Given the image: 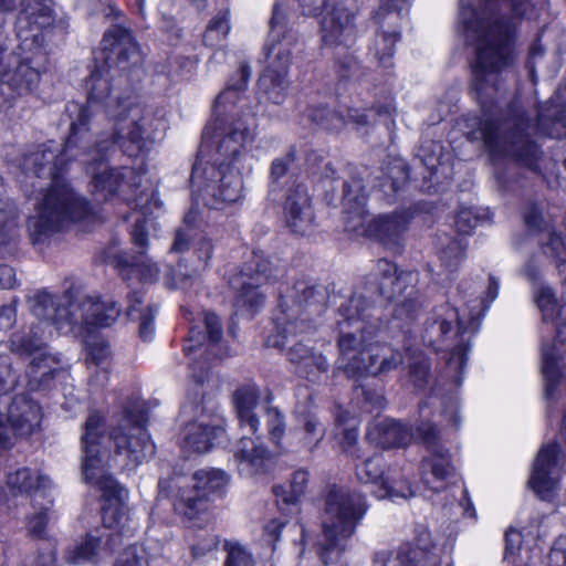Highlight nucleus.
Masks as SVG:
<instances>
[{
	"label": "nucleus",
	"mask_w": 566,
	"mask_h": 566,
	"mask_svg": "<svg viewBox=\"0 0 566 566\" xmlns=\"http://www.w3.org/2000/svg\"><path fill=\"white\" fill-rule=\"evenodd\" d=\"M78 109L70 125V134L60 149L53 142L34 147L24 153L19 166L25 177L51 179V186L42 193L35 206V213L28 219V232L33 244L46 242L52 235L69 224L88 219L94 214L93 207L80 197L67 182L60 179L67 164L80 159L90 134L83 126L87 112Z\"/></svg>",
	"instance_id": "obj_1"
},
{
	"label": "nucleus",
	"mask_w": 566,
	"mask_h": 566,
	"mask_svg": "<svg viewBox=\"0 0 566 566\" xmlns=\"http://www.w3.org/2000/svg\"><path fill=\"white\" fill-rule=\"evenodd\" d=\"M53 31V10L46 2L24 6V0H0L1 87L7 86L17 95L38 87L46 67V48Z\"/></svg>",
	"instance_id": "obj_2"
},
{
	"label": "nucleus",
	"mask_w": 566,
	"mask_h": 566,
	"mask_svg": "<svg viewBox=\"0 0 566 566\" xmlns=\"http://www.w3.org/2000/svg\"><path fill=\"white\" fill-rule=\"evenodd\" d=\"M148 418L144 402L134 401L124 407L120 422L108 432L113 452L99 448L104 438L105 419L92 410L85 421L81 437L84 460L82 471L87 483L98 486L106 502L126 501L127 490L104 472V467L113 462L124 470H134L155 453V446L146 431Z\"/></svg>",
	"instance_id": "obj_3"
},
{
	"label": "nucleus",
	"mask_w": 566,
	"mask_h": 566,
	"mask_svg": "<svg viewBox=\"0 0 566 566\" xmlns=\"http://www.w3.org/2000/svg\"><path fill=\"white\" fill-rule=\"evenodd\" d=\"M480 130L494 164L509 160L515 166L536 171L541 151L532 136L539 133L552 138L566 137V108L563 104L548 101L541 106L537 123L533 124L522 106L514 102L502 120L483 118Z\"/></svg>",
	"instance_id": "obj_4"
},
{
	"label": "nucleus",
	"mask_w": 566,
	"mask_h": 566,
	"mask_svg": "<svg viewBox=\"0 0 566 566\" xmlns=\"http://www.w3.org/2000/svg\"><path fill=\"white\" fill-rule=\"evenodd\" d=\"M326 300V289L308 281L295 282L279 298L277 335L274 336L273 345L285 348L295 373L312 382L318 381L329 365L322 353L302 342H294V337L315 328V319L323 314Z\"/></svg>",
	"instance_id": "obj_5"
},
{
	"label": "nucleus",
	"mask_w": 566,
	"mask_h": 566,
	"mask_svg": "<svg viewBox=\"0 0 566 566\" xmlns=\"http://www.w3.org/2000/svg\"><path fill=\"white\" fill-rule=\"evenodd\" d=\"M86 86L88 96L85 105L75 102L67 104L66 111L72 122L78 117V109L72 106L85 109L87 117L83 126L90 134L88 124L96 113V105L105 104L106 113L116 122L111 135L117 137L119 148L129 157L147 150L156 140L159 126L165 128L164 123L130 98L108 101L112 87L105 66L92 71Z\"/></svg>",
	"instance_id": "obj_6"
},
{
	"label": "nucleus",
	"mask_w": 566,
	"mask_h": 566,
	"mask_svg": "<svg viewBox=\"0 0 566 566\" xmlns=\"http://www.w3.org/2000/svg\"><path fill=\"white\" fill-rule=\"evenodd\" d=\"M249 64L241 63L238 78H231L228 87L216 98L214 113L217 118L213 126H208L203 133L196 164L239 167L238 164L245 155V145L254 140L251 129L252 117L228 115V105L233 106L239 99L251 77Z\"/></svg>",
	"instance_id": "obj_7"
},
{
	"label": "nucleus",
	"mask_w": 566,
	"mask_h": 566,
	"mask_svg": "<svg viewBox=\"0 0 566 566\" xmlns=\"http://www.w3.org/2000/svg\"><path fill=\"white\" fill-rule=\"evenodd\" d=\"M29 303L35 317L52 323L59 333L75 336L92 327L111 326L120 313L115 302H102L74 287L60 296L40 291L29 298Z\"/></svg>",
	"instance_id": "obj_8"
},
{
	"label": "nucleus",
	"mask_w": 566,
	"mask_h": 566,
	"mask_svg": "<svg viewBox=\"0 0 566 566\" xmlns=\"http://www.w3.org/2000/svg\"><path fill=\"white\" fill-rule=\"evenodd\" d=\"M368 510L365 496L347 488L333 485L326 494L322 521V539L317 547L324 563L339 555L345 543L356 532Z\"/></svg>",
	"instance_id": "obj_9"
},
{
	"label": "nucleus",
	"mask_w": 566,
	"mask_h": 566,
	"mask_svg": "<svg viewBox=\"0 0 566 566\" xmlns=\"http://www.w3.org/2000/svg\"><path fill=\"white\" fill-rule=\"evenodd\" d=\"M367 193L361 179L352 178L344 182V221L348 231L363 233L388 248H397L408 228L401 214L379 216L365 222Z\"/></svg>",
	"instance_id": "obj_10"
},
{
	"label": "nucleus",
	"mask_w": 566,
	"mask_h": 566,
	"mask_svg": "<svg viewBox=\"0 0 566 566\" xmlns=\"http://www.w3.org/2000/svg\"><path fill=\"white\" fill-rule=\"evenodd\" d=\"M418 281V272L398 274L394 263L381 259L369 282V292L394 302L392 318L402 326L410 325L423 311V301L417 289Z\"/></svg>",
	"instance_id": "obj_11"
},
{
	"label": "nucleus",
	"mask_w": 566,
	"mask_h": 566,
	"mask_svg": "<svg viewBox=\"0 0 566 566\" xmlns=\"http://www.w3.org/2000/svg\"><path fill=\"white\" fill-rule=\"evenodd\" d=\"M192 195L211 209H222L243 197L239 167L196 164L190 176Z\"/></svg>",
	"instance_id": "obj_12"
},
{
	"label": "nucleus",
	"mask_w": 566,
	"mask_h": 566,
	"mask_svg": "<svg viewBox=\"0 0 566 566\" xmlns=\"http://www.w3.org/2000/svg\"><path fill=\"white\" fill-rule=\"evenodd\" d=\"M464 335L458 310L450 304H443L427 317L421 339L436 352L450 350L449 367L462 370L469 352V342Z\"/></svg>",
	"instance_id": "obj_13"
},
{
	"label": "nucleus",
	"mask_w": 566,
	"mask_h": 566,
	"mask_svg": "<svg viewBox=\"0 0 566 566\" xmlns=\"http://www.w3.org/2000/svg\"><path fill=\"white\" fill-rule=\"evenodd\" d=\"M118 145L117 137L109 135L98 137L94 142L90 135L87 144H84L80 161L84 165L86 172L92 177L94 193L101 200H107L123 188L128 187L127 178L133 176L129 168H111L107 165L108 154Z\"/></svg>",
	"instance_id": "obj_14"
},
{
	"label": "nucleus",
	"mask_w": 566,
	"mask_h": 566,
	"mask_svg": "<svg viewBox=\"0 0 566 566\" xmlns=\"http://www.w3.org/2000/svg\"><path fill=\"white\" fill-rule=\"evenodd\" d=\"M282 268L274 265L268 258L254 253L244 265L229 279L235 291L233 307L235 313L252 316L264 304V295L259 286L283 275Z\"/></svg>",
	"instance_id": "obj_15"
},
{
	"label": "nucleus",
	"mask_w": 566,
	"mask_h": 566,
	"mask_svg": "<svg viewBox=\"0 0 566 566\" xmlns=\"http://www.w3.org/2000/svg\"><path fill=\"white\" fill-rule=\"evenodd\" d=\"M418 438L426 446L430 455L421 461V480L426 486L436 492L442 488V482L453 475L449 450L440 443L439 430L429 422L417 427Z\"/></svg>",
	"instance_id": "obj_16"
},
{
	"label": "nucleus",
	"mask_w": 566,
	"mask_h": 566,
	"mask_svg": "<svg viewBox=\"0 0 566 566\" xmlns=\"http://www.w3.org/2000/svg\"><path fill=\"white\" fill-rule=\"evenodd\" d=\"M229 483L227 473L219 469L198 470L192 476L189 490L181 494L176 512L192 520L206 511L211 495H221Z\"/></svg>",
	"instance_id": "obj_17"
},
{
	"label": "nucleus",
	"mask_w": 566,
	"mask_h": 566,
	"mask_svg": "<svg viewBox=\"0 0 566 566\" xmlns=\"http://www.w3.org/2000/svg\"><path fill=\"white\" fill-rule=\"evenodd\" d=\"M298 41L297 32L286 27L285 9L280 3H275L272 10L270 33L265 45L266 69H274L276 72L289 74L292 54Z\"/></svg>",
	"instance_id": "obj_18"
},
{
	"label": "nucleus",
	"mask_w": 566,
	"mask_h": 566,
	"mask_svg": "<svg viewBox=\"0 0 566 566\" xmlns=\"http://www.w3.org/2000/svg\"><path fill=\"white\" fill-rule=\"evenodd\" d=\"M403 363L400 350L386 344H369L363 348L360 357H354L346 364V373L349 376H384L397 369Z\"/></svg>",
	"instance_id": "obj_19"
},
{
	"label": "nucleus",
	"mask_w": 566,
	"mask_h": 566,
	"mask_svg": "<svg viewBox=\"0 0 566 566\" xmlns=\"http://www.w3.org/2000/svg\"><path fill=\"white\" fill-rule=\"evenodd\" d=\"M133 243L139 249L138 255L120 258L118 260L119 274L124 281L137 280L143 284H151L158 280L159 268L150 259L145 256L148 244V234L144 219H136L130 232Z\"/></svg>",
	"instance_id": "obj_20"
},
{
	"label": "nucleus",
	"mask_w": 566,
	"mask_h": 566,
	"mask_svg": "<svg viewBox=\"0 0 566 566\" xmlns=\"http://www.w3.org/2000/svg\"><path fill=\"white\" fill-rule=\"evenodd\" d=\"M356 12L345 2H337L321 21V41L328 48H350L356 40Z\"/></svg>",
	"instance_id": "obj_21"
},
{
	"label": "nucleus",
	"mask_w": 566,
	"mask_h": 566,
	"mask_svg": "<svg viewBox=\"0 0 566 566\" xmlns=\"http://www.w3.org/2000/svg\"><path fill=\"white\" fill-rule=\"evenodd\" d=\"M428 534H422L416 544L406 543L397 551L381 549L374 554L373 566H437L438 556L432 552Z\"/></svg>",
	"instance_id": "obj_22"
},
{
	"label": "nucleus",
	"mask_w": 566,
	"mask_h": 566,
	"mask_svg": "<svg viewBox=\"0 0 566 566\" xmlns=\"http://www.w3.org/2000/svg\"><path fill=\"white\" fill-rule=\"evenodd\" d=\"M562 462V450L556 442L545 444L538 451L528 484L542 500L548 499L556 489Z\"/></svg>",
	"instance_id": "obj_23"
},
{
	"label": "nucleus",
	"mask_w": 566,
	"mask_h": 566,
	"mask_svg": "<svg viewBox=\"0 0 566 566\" xmlns=\"http://www.w3.org/2000/svg\"><path fill=\"white\" fill-rule=\"evenodd\" d=\"M102 51L105 53V64L115 63L125 69L128 62H136L139 55L138 44L130 29L122 23L112 24L104 33Z\"/></svg>",
	"instance_id": "obj_24"
},
{
	"label": "nucleus",
	"mask_w": 566,
	"mask_h": 566,
	"mask_svg": "<svg viewBox=\"0 0 566 566\" xmlns=\"http://www.w3.org/2000/svg\"><path fill=\"white\" fill-rule=\"evenodd\" d=\"M233 460L241 475L264 474L270 467L272 455L260 438H241L233 451Z\"/></svg>",
	"instance_id": "obj_25"
},
{
	"label": "nucleus",
	"mask_w": 566,
	"mask_h": 566,
	"mask_svg": "<svg viewBox=\"0 0 566 566\" xmlns=\"http://www.w3.org/2000/svg\"><path fill=\"white\" fill-rule=\"evenodd\" d=\"M25 377L29 390L38 391L51 388L55 380H65L69 373L62 366L60 356L46 353L31 359Z\"/></svg>",
	"instance_id": "obj_26"
},
{
	"label": "nucleus",
	"mask_w": 566,
	"mask_h": 566,
	"mask_svg": "<svg viewBox=\"0 0 566 566\" xmlns=\"http://www.w3.org/2000/svg\"><path fill=\"white\" fill-rule=\"evenodd\" d=\"M287 227L297 234H305L314 222V211L307 189L296 185L290 189L284 205Z\"/></svg>",
	"instance_id": "obj_27"
},
{
	"label": "nucleus",
	"mask_w": 566,
	"mask_h": 566,
	"mask_svg": "<svg viewBox=\"0 0 566 566\" xmlns=\"http://www.w3.org/2000/svg\"><path fill=\"white\" fill-rule=\"evenodd\" d=\"M364 331H357L356 325L337 323L339 358L338 368L346 371V364L354 357H360L363 348L368 347L370 339L375 336L376 327L363 324Z\"/></svg>",
	"instance_id": "obj_28"
},
{
	"label": "nucleus",
	"mask_w": 566,
	"mask_h": 566,
	"mask_svg": "<svg viewBox=\"0 0 566 566\" xmlns=\"http://www.w3.org/2000/svg\"><path fill=\"white\" fill-rule=\"evenodd\" d=\"M7 418L15 433L27 436L40 426L41 408L28 396L18 395L8 408Z\"/></svg>",
	"instance_id": "obj_29"
},
{
	"label": "nucleus",
	"mask_w": 566,
	"mask_h": 566,
	"mask_svg": "<svg viewBox=\"0 0 566 566\" xmlns=\"http://www.w3.org/2000/svg\"><path fill=\"white\" fill-rule=\"evenodd\" d=\"M382 459L380 455H375L365 460L360 465L356 467L357 478L364 483H378L380 481V489L377 492L378 497H403L408 499L413 496V491L410 485L401 488L394 486L382 478Z\"/></svg>",
	"instance_id": "obj_30"
},
{
	"label": "nucleus",
	"mask_w": 566,
	"mask_h": 566,
	"mask_svg": "<svg viewBox=\"0 0 566 566\" xmlns=\"http://www.w3.org/2000/svg\"><path fill=\"white\" fill-rule=\"evenodd\" d=\"M367 438L377 446L388 449L407 446L412 434L406 426L394 419H380L370 423Z\"/></svg>",
	"instance_id": "obj_31"
},
{
	"label": "nucleus",
	"mask_w": 566,
	"mask_h": 566,
	"mask_svg": "<svg viewBox=\"0 0 566 566\" xmlns=\"http://www.w3.org/2000/svg\"><path fill=\"white\" fill-rule=\"evenodd\" d=\"M223 432L221 427L202 421L188 423L184 429L182 448L189 452L205 453Z\"/></svg>",
	"instance_id": "obj_32"
},
{
	"label": "nucleus",
	"mask_w": 566,
	"mask_h": 566,
	"mask_svg": "<svg viewBox=\"0 0 566 566\" xmlns=\"http://www.w3.org/2000/svg\"><path fill=\"white\" fill-rule=\"evenodd\" d=\"M233 403L237 418L241 427H249L252 433L259 429V392L254 386L244 385L239 387L233 394Z\"/></svg>",
	"instance_id": "obj_33"
},
{
	"label": "nucleus",
	"mask_w": 566,
	"mask_h": 566,
	"mask_svg": "<svg viewBox=\"0 0 566 566\" xmlns=\"http://www.w3.org/2000/svg\"><path fill=\"white\" fill-rule=\"evenodd\" d=\"M371 273L366 281V293H354L350 297H348L344 303H342L338 307V314L343 317V319L337 321V323H348L349 325H356L357 331H364L363 324H366V318L369 317L368 311L371 308V301L375 295H371L369 289L371 285L369 282L371 281Z\"/></svg>",
	"instance_id": "obj_34"
},
{
	"label": "nucleus",
	"mask_w": 566,
	"mask_h": 566,
	"mask_svg": "<svg viewBox=\"0 0 566 566\" xmlns=\"http://www.w3.org/2000/svg\"><path fill=\"white\" fill-rule=\"evenodd\" d=\"M390 23L391 21L387 17H385L384 27L381 23H377L379 25V31L377 32L373 45L369 49L379 65L385 69L394 66V48L400 38L398 22L391 25Z\"/></svg>",
	"instance_id": "obj_35"
},
{
	"label": "nucleus",
	"mask_w": 566,
	"mask_h": 566,
	"mask_svg": "<svg viewBox=\"0 0 566 566\" xmlns=\"http://www.w3.org/2000/svg\"><path fill=\"white\" fill-rule=\"evenodd\" d=\"M7 485L13 495L32 496L33 493L49 489L51 480L46 475L22 468L8 474Z\"/></svg>",
	"instance_id": "obj_36"
},
{
	"label": "nucleus",
	"mask_w": 566,
	"mask_h": 566,
	"mask_svg": "<svg viewBox=\"0 0 566 566\" xmlns=\"http://www.w3.org/2000/svg\"><path fill=\"white\" fill-rule=\"evenodd\" d=\"M41 323L33 325L28 331L15 333L11 336L10 348L11 352L25 357H34L40 354H46L44 352L45 342L43 340V329L41 325L43 323L50 324V322L39 318ZM51 325H53L51 323Z\"/></svg>",
	"instance_id": "obj_37"
},
{
	"label": "nucleus",
	"mask_w": 566,
	"mask_h": 566,
	"mask_svg": "<svg viewBox=\"0 0 566 566\" xmlns=\"http://www.w3.org/2000/svg\"><path fill=\"white\" fill-rule=\"evenodd\" d=\"M205 328L203 333L199 325H193L189 328L188 344L184 347L187 354L192 353L197 347L201 346L206 340L211 346L217 345L222 337V328L219 317L213 313L205 314Z\"/></svg>",
	"instance_id": "obj_38"
},
{
	"label": "nucleus",
	"mask_w": 566,
	"mask_h": 566,
	"mask_svg": "<svg viewBox=\"0 0 566 566\" xmlns=\"http://www.w3.org/2000/svg\"><path fill=\"white\" fill-rule=\"evenodd\" d=\"M287 75L274 69H265L258 82L262 96L275 105L282 104L289 93Z\"/></svg>",
	"instance_id": "obj_39"
},
{
	"label": "nucleus",
	"mask_w": 566,
	"mask_h": 566,
	"mask_svg": "<svg viewBox=\"0 0 566 566\" xmlns=\"http://www.w3.org/2000/svg\"><path fill=\"white\" fill-rule=\"evenodd\" d=\"M559 356L555 345L545 344L542 347V373L545 381V397L551 398L557 388L562 373L558 366Z\"/></svg>",
	"instance_id": "obj_40"
},
{
	"label": "nucleus",
	"mask_w": 566,
	"mask_h": 566,
	"mask_svg": "<svg viewBox=\"0 0 566 566\" xmlns=\"http://www.w3.org/2000/svg\"><path fill=\"white\" fill-rule=\"evenodd\" d=\"M212 252H213L212 241L208 238H201L197 242L196 248H195V253L197 254V258H198V264L192 268L191 273L184 274V273H181V271H178V273L176 274L178 276V281L169 282L167 280L166 285L169 289L184 287L186 280L191 279L193 275H197L198 273H200L201 271H203L207 268L208 262L212 256Z\"/></svg>",
	"instance_id": "obj_41"
},
{
	"label": "nucleus",
	"mask_w": 566,
	"mask_h": 566,
	"mask_svg": "<svg viewBox=\"0 0 566 566\" xmlns=\"http://www.w3.org/2000/svg\"><path fill=\"white\" fill-rule=\"evenodd\" d=\"M382 187H389L392 192H397L409 179V167L402 158L394 157L386 163Z\"/></svg>",
	"instance_id": "obj_42"
},
{
	"label": "nucleus",
	"mask_w": 566,
	"mask_h": 566,
	"mask_svg": "<svg viewBox=\"0 0 566 566\" xmlns=\"http://www.w3.org/2000/svg\"><path fill=\"white\" fill-rule=\"evenodd\" d=\"M229 12L228 10L220 11L211 19L207 27L203 34L205 44L211 48L221 46L229 33Z\"/></svg>",
	"instance_id": "obj_43"
},
{
	"label": "nucleus",
	"mask_w": 566,
	"mask_h": 566,
	"mask_svg": "<svg viewBox=\"0 0 566 566\" xmlns=\"http://www.w3.org/2000/svg\"><path fill=\"white\" fill-rule=\"evenodd\" d=\"M308 482V472L305 470L295 471L290 483V491H285L282 486H274V494L285 504H295L305 493Z\"/></svg>",
	"instance_id": "obj_44"
},
{
	"label": "nucleus",
	"mask_w": 566,
	"mask_h": 566,
	"mask_svg": "<svg viewBox=\"0 0 566 566\" xmlns=\"http://www.w3.org/2000/svg\"><path fill=\"white\" fill-rule=\"evenodd\" d=\"M465 247L467 244L462 238L449 239L448 243L443 244L439 253L441 265L449 272H453L458 269L464 258Z\"/></svg>",
	"instance_id": "obj_45"
},
{
	"label": "nucleus",
	"mask_w": 566,
	"mask_h": 566,
	"mask_svg": "<svg viewBox=\"0 0 566 566\" xmlns=\"http://www.w3.org/2000/svg\"><path fill=\"white\" fill-rule=\"evenodd\" d=\"M541 249L557 268L566 263V240L560 233L548 231L546 240L541 242Z\"/></svg>",
	"instance_id": "obj_46"
},
{
	"label": "nucleus",
	"mask_w": 566,
	"mask_h": 566,
	"mask_svg": "<svg viewBox=\"0 0 566 566\" xmlns=\"http://www.w3.org/2000/svg\"><path fill=\"white\" fill-rule=\"evenodd\" d=\"M307 118L316 125L335 130L344 125V117L327 106H311L306 109Z\"/></svg>",
	"instance_id": "obj_47"
},
{
	"label": "nucleus",
	"mask_w": 566,
	"mask_h": 566,
	"mask_svg": "<svg viewBox=\"0 0 566 566\" xmlns=\"http://www.w3.org/2000/svg\"><path fill=\"white\" fill-rule=\"evenodd\" d=\"M127 521L125 501L106 502L102 507V522L104 527L120 532Z\"/></svg>",
	"instance_id": "obj_48"
},
{
	"label": "nucleus",
	"mask_w": 566,
	"mask_h": 566,
	"mask_svg": "<svg viewBox=\"0 0 566 566\" xmlns=\"http://www.w3.org/2000/svg\"><path fill=\"white\" fill-rule=\"evenodd\" d=\"M99 542V537L91 534L87 535L83 542L75 545L73 549L66 554V562L70 564L91 562L97 554Z\"/></svg>",
	"instance_id": "obj_49"
},
{
	"label": "nucleus",
	"mask_w": 566,
	"mask_h": 566,
	"mask_svg": "<svg viewBox=\"0 0 566 566\" xmlns=\"http://www.w3.org/2000/svg\"><path fill=\"white\" fill-rule=\"evenodd\" d=\"M18 212L14 203L6 197L4 190L0 189V227L6 230L3 237L0 234L2 243L9 241L13 237L17 227L15 220Z\"/></svg>",
	"instance_id": "obj_50"
},
{
	"label": "nucleus",
	"mask_w": 566,
	"mask_h": 566,
	"mask_svg": "<svg viewBox=\"0 0 566 566\" xmlns=\"http://www.w3.org/2000/svg\"><path fill=\"white\" fill-rule=\"evenodd\" d=\"M302 432L304 446L313 449L324 439L326 429L317 416L306 413L302 420Z\"/></svg>",
	"instance_id": "obj_51"
},
{
	"label": "nucleus",
	"mask_w": 566,
	"mask_h": 566,
	"mask_svg": "<svg viewBox=\"0 0 566 566\" xmlns=\"http://www.w3.org/2000/svg\"><path fill=\"white\" fill-rule=\"evenodd\" d=\"M523 221L532 233L549 231V219L544 216L543 208L536 202H530L523 210Z\"/></svg>",
	"instance_id": "obj_52"
},
{
	"label": "nucleus",
	"mask_w": 566,
	"mask_h": 566,
	"mask_svg": "<svg viewBox=\"0 0 566 566\" xmlns=\"http://www.w3.org/2000/svg\"><path fill=\"white\" fill-rule=\"evenodd\" d=\"M186 490H189V483L182 476L160 479L158 482L159 496L171 499L175 510L176 504L181 500V494L185 493Z\"/></svg>",
	"instance_id": "obj_53"
},
{
	"label": "nucleus",
	"mask_w": 566,
	"mask_h": 566,
	"mask_svg": "<svg viewBox=\"0 0 566 566\" xmlns=\"http://www.w3.org/2000/svg\"><path fill=\"white\" fill-rule=\"evenodd\" d=\"M53 516V511L49 506L41 507L38 512L28 516L27 531L28 534L38 539L45 538L46 525Z\"/></svg>",
	"instance_id": "obj_54"
},
{
	"label": "nucleus",
	"mask_w": 566,
	"mask_h": 566,
	"mask_svg": "<svg viewBox=\"0 0 566 566\" xmlns=\"http://www.w3.org/2000/svg\"><path fill=\"white\" fill-rule=\"evenodd\" d=\"M409 353L410 376L417 387L421 388L428 382L429 376V361L421 352L407 349Z\"/></svg>",
	"instance_id": "obj_55"
},
{
	"label": "nucleus",
	"mask_w": 566,
	"mask_h": 566,
	"mask_svg": "<svg viewBox=\"0 0 566 566\" xmlns=\"http://www.w3.org/2000/svg\"><path fill=\"white\" fill-rule=\"evenodd\" d=\"M535 301L542 312L544 321H554L559 315L557 302L549 287L542 286L536 293Z\"/></svg>",
	"instance_id": "obj_56"
},
{
	"label": "nucleus",
	"mask_w": 566,
	"mask_h": 566,
	"mask_svg": "<svg viewBox=\"0 0 566 566\" xmlns=\"http://www.w3.org/2000/svg\"><path fill=\"white\" fill-rule=\"evenodd\" d=\"M336 72L342 80L360 81L365 71L350 54L336 59Z\"/></svg>",
	"instance_id": "obj_57"
},
{
	"label": "nucleus",
	"mask_w": 566,
	"mask_h": 566,
	"mask_svg": "<svg viewBox=\"0 0 566 566\" xmlns=\"http://www.w3.org/2000/svg\"><path fill=\"white\" fill-rule=\"evenodd\" d=\"M408 0H382L379 9L376 11L374 19L376 23L385 24V17H387L391 24H396L400 20V12L407 4Z\"/></svg>",
	"instance_id": "obj_58"
},
{
	"label": "nucleus",
	"mask_w": 566,
	"mask_h": 566,
	"mask_svg": "<svg viewBox=\"0 0 566 566\" xmlns=\"http://www.w3.org/2000/svg\"><path fill=\"white\" fill-rule=\"evenodd\" d=\"M266 424L270 438L273 442L279 443L285 432L284 417L277 408H265Z\"/></svg>",
	"instance_id": "obj_59"
},
{
	"label": "nucleus",
	"mask_w": 566,
	"mask_h": 566,
	"mask_svg": "<svg viewBox=\"0 0 566 566\" xmlns=\"http://www.w3.org/2000/svg\"><path fill=\"white\" fill-rule=\"evenodd\" d=\"M228 552L224 566H254L252 555L239 544H227Z\"/></svg>",
	"instance_id": "obj_60"
},
{
	"label": "nucleus",
	"mask_w": 566,
	"mask_h": 566,
	"mask_svg": "<svg viewBox=\"0 0 566 566\" xmlns=\"http://www.w3.org/2000/svg\"><path fill=\"white\" fill-rule=\"evenodd\" d=\"M442 147L438 143L428 142V146L422 145L419 148L418 157L424 167H427L432 174L437 168Z\"/></svg>",
	"instance_id": "obj_61"
},
{
	"label": "nucleus",
	"mask_w": 566,
	"mask_h": 566,
	"mask_svg": "<svg viewBox=\"0 0 566 566\" xmlns=\"http://www.w3.org/2000/svg\"><path fill=\"white\" fill-rule=\"evenodd\" d=\"M522 545V534L517 530H509L505 533V555L504 560L507 564H516L521 562L516 553L520 551Z\"/></svg>",
	"instance_id": "obj_62"
},
{
	"label": "nucleus",
	"mask_w": 566,
	"mask_h": 566,
	"mask_svg": "<svg viewBox=\"0 0 566 566\" xmlns=\"http://www.w3.org/2000/svg\"><path fill=\"white\" fill-rule=\"evenodd\" d=\"M87 359L96 365L102 364L109 355V344L102 338H93L86 342Z\"/></svg>",
	"instance_id": "obj_63"
},
{
	"label": "nucleus",
	"mask_w": 566,
	"mask_h": 566,
	"mask_svg": "<svg viewBox=\"0 0 566 566\" xmlns=\"http://www.w3.org/2000/svg\"><path fill=\"white\" fill-rule=\"evenodd\" d=\"M479 218L471 209H461L454 219V227L459 234H470L478 226Z\"/></svg>",
	"instance_id": "obj_64"
}]
</instances>
